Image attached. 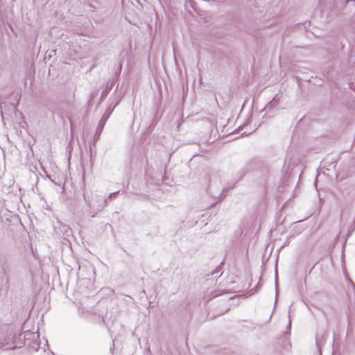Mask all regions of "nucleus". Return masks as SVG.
<instances>
[{
  "label": "nucleus",
  "instance_id": "7",
  "mask_svg": "<svg viewBox=\"0 0 355 355\" xmlns=\"http://www.w3.org/2000/svg\"><path fill=\"white\" fill-rule=\"evenodd\" d=\"M315 341H316V345L318 347H320V343H319V340H318V334L316 335L315 336Z\"/></svg>",
  "mask_w": 355,
  "mask_h": 355
},
{
  "label": "nucleus",
  "instance_id": "4",
  "mask_svg": "<svg viewBox=\"0 0 355 355\" xmlns=\"http://www.w3.org/2000/svg\"><path fill=\"white\" fill-rule=\"evenodd\" d=\"M15 346L10 345L9 343H3L1 341H0V349H3L5 350L15 349Z\"/></svg>",
  "mask_w": 355,
  "mask_h": 355
},
{
  "label": "nucleus",
  "instance_id": "1",
  "mask_svg": "<svg viewBox=\"0 0 355 355\" xmlns=\"http://www.w3.org/2000/svg\"><path fill=\"white\" fill-rule=\"evenodd\" d=\"M85 200L88 207V214L90 217H94L96 214L101 211L107 205V199L102 196H96L88 200L84 196Z\"/></svg>",
  "mask_w": 355,
  "mask_h": 355
},
{
  "label": "nucleus",
  "instance_id": "6",
  "mask_svg": "<svg viewBox=\"0 0 355 355\" xmlns=\"http://www.w3.org/2000/svg\"><path fill=\"white\" fill-rule=\"evenodd\" d=\"M121 68H122V64L120 63L119 66V68H118V70H117V72H116V75L120 74L121 71Z\"/></svg>",
  "mask_w": 355,
  "mask_h": 355
},
{
  "label": "nucleus",
  "instance_id": "2",
  "mask_svg": "<svg viewBox=\"0 0 355 355\" xmlns=\"http://www.w3.org/2000/svg\"><path fill=\"white\" fill-rule=\"evenodd\" d=\"M108 117H109V116L105 115V114H103V116L101 117V119H100V121L98 122V124L96 130L95 135L94 136L93 144H92V145H90V146H89L91 153L92 151V148L96 146V142L98 140L101 133L104 128V125H105V122L107 120Z\"/></svg>",
  "mask_w": 355,
  "mask_h": 355
},
{
  "label": "nucleus",
  "instance_id": "5",
  "mask_svg": "<svg viewBox=\"0 0 355 355\" xmlns=\"http://www.w3.org/2000/svg\"><path fill=\"white\" fill-rule=\"evenodd\" d=\"M119 193V191H116V192H114V193H112L109 195L108 198H112V197H115L116 195Z\"/></svg>",
  "mask_w": 355,
  "mask_h": 355
},
{
  "label": "nucleus",
  "instance_id": "8",
  "mask_svg": "<svg viewBox=\"0 0 355 355\" xmlns=\"http://www.w3.org/2000/svg\"><path fill=\"white\" fill-rule=\"evenodd\" d=\"M291 319L289 318V322H288V329H291Z\"/></svg>",
  "mask_w": 355,
  "mask_h": 355
},
{
  "label": "nucleus",
  "instance_id": "3",
  "mask_svg": "<svg viewBox=\"0 0 355 355\" xmlns=\"http://www.w3.org/2000/svg\"><path fill=\"white\" fill-rule=\"evenodd\" d=\"M277 100H276L275 98H273V99L266 105L264 110L268 111L270 109H272V107L277 106Z\"/></svg>",
  "mask_w": 355,
  "mask_h": 355
}]
</instances>
